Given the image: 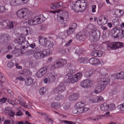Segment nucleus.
<instances>
[{
	"mask_svg": "<svg viewBox=\"0 0 124 124\" xmlns=\"http://www.w3.org/2000/svg\"><path fill=\"white\" fill-rule=\"evenodd\" d=\"M82 76V73L81 72H78L74 75L71 78L69 79L68 82V83H71V84H74L78 82L81 78Z\"/></svg>",
	"mask_w": 124,
	"mask_h": 124,
	"instance_id": "nucleus-8",
	"label": "nucleus"
},
{
	"mask_svg": "<svg viewBox=\"0 0 124 124\" xmlns=\"http://www.w3.org/2000/svg\"><path fill=\"white\" fill-rule=\"evenodd\" d=\"M20 5H23L27 3L29 0H19Z\"/></svg>",
	"mask_w": 124,
	"mask_h": 124,
	"instance_id": "nucleus-46",
	"label": "nucleus"
},
{
	"mask_svg": "<svg viewBox=\"0 0 124 124\" xmlns=\"http://www.w3.org/2000/svg\"><path fill=\"white\" fill-rule=\"evenodd\" d=\"M110 82V80L108 78H101L98 82L94 93L96 94L104 90L106 86L109 85Z\"/></svg>",
	"mask_w": 124,
	"mask_h": 124,
	"instance_id": "nucleus-2",
	"label": "nucleus"
},
{
	"mask_svg": "<svg viewBox=\"0 0 124 124\" xmlns=\"http://www.w3.org/2000/svg\"><path fill=\"white\" fill-rule=\"evenodd\" d=\"M15 23L14 22H10L9 23V24L8 25L9 27L10 28H13L14 26V24Z\"/></svg>",
	"mask_w": 124,
	"mask_h": 124,
	"instance_id": "nucleus-54",
	"label": "nucleus"
},
{
	"mask_svg": "<svg viewBox=\"0 0 124 124\" xmlns=\"http://www.w3.org/2000/svg\"><path fill=\"white\" fill-rule=\"evenodd\" d=\"M115 78L118 79H123L124 78V72L121 71L114 75Z\"/></svg>",
	"mask_w": 124,
	"mask_h": 124,
	"instance_id": "nucleus-19",
	"label": "nucleus"
},
{
	"mask_svg": "<svg viewBox=\"0 0 124 124\" xmlns=\"http://www.w3.org/2000/svg\"><path fill=\"white\" fill-rule=\"evenodd\" d=\"M21 28L22 29H23V30L25 31L26 32V33L25 35H24L23 34H23V37L24 36L25 37V36H26L28 34V32L30 30L29 28L28 27H22Z\"/></svg>",
	"mask_w": 124,
	"mask_h": 124,
	"instance_id": "nucleus-34",
	"label": "nucleus"
},
{
	"mask_svg": "<svg viewBox=\"0 0 124 124\" xmlns=\"http://www.w3.org/2000/svg\"><path fill=\"white\" fill-rule=\"evenodd\" d=\"M30 12L29 10L26 8H23L18 10L16 12V15L19 18L27 20L28 19Z\"/></svg>",
	"mask_w": 124,
	"mask_h": 124,
	"instance_id": "nucleus-3",
	"label": "nucleus"
},
{
	"mask_svg": "<svg viewBox=\"0 0 124 124\" xmlns=\"http://www.w3.org/2000/svg\"><path fill=\"white\" fill-rule=\"evenodd\" d=\"M61 11V10L60 9H59L56 10H55L54 11H50V12L54 14H56L57 13H58L60 12Z\"/></svg>",
	"mask_w": 124,
	"mask_h": 124,
	"instance_id": "nucleus-52",
	"label": "nucleus"
},
{
	"mask_svg": "<svg viewBox=\"0 0 124 124\" xmlns=\"http://www.w3.org/2000/svg\"><path fill=\"white\" fill-rule=\"evenodd\" d=\"M97 51L98 52L97 53L98 54L97 55V56H98V57H101V56L102 55V52L99 50H97Z\"/></svg>",
	"mask_w": 124,
	"mask_h": 124,
	"instance_id": "nucleus-56",
	"label": "nucleus"
},
{
	"mask_svg": "<svg viewBox=\"0 0 124 124\" xmlns=\"http://www.w3.org/2000/svg\"><path fill=\"white\" fill-rule=\"evenodd\" d=\"M85 105V104L84 101H81L77 103L75 105V107L77 109V113H81L84 111L83 107Z\"/></svg>",
	"mask_w": 124,
	"mask_h": 124,
	"instance_id": "nucleus-11",
	"label": "nucleus"
},
{
	"mask_svg": "<svg viewBox=\"0 0 124 124\" xmlns=\"http://www.w3.org/2000/svg\"><path fill=\"white\" fill-rule=\"evenodd\" d=\"M85 60V58L83 57H80L78 58V63H84V60Z\"/></svg>",
	"mask_w": 124,
	"mask_h": 124,
	"instance_id": "nucleus-44",
	"label": "nucleus"
},
{
	"mask_svg": "<svg viewBox=\"0 0 124 124\" xmlns=\"http://www.w3.org/2000/svg\"><path fill=\"white\" fill-rule=\"evenodd\" d=\"M9 3L10 5L12 6H18L20 4L19 0H10Z\"/></svg>",
	"mask_w": 124,
	"mask_h": 124,
	"instance_id": "nucleus-22",
	"label": "nucleus"
},
{
	"mask_svg": "<svg viewBox=\"0 0 124 124\" xmlns=\"http://www.w3.org/2000/svg\"><path fill=\"white\" fill-rule=\"evenodd\" d=\"M47 67H45L39 70L43 76L46 73L47 71Z\"/></svg>",
	"mask_w": 124,
	"mask_h": 124,
	"instance_id": "nucleus-32",
	"label": "nucleus"
},
{
	"mask_svg": "<svg viewBox=\"0 0 124 124\" xmlns=\"http://www.w3.org/2000/svg\"><path fill=\"white\" fill-rule=\"evenodd\" d=\"M5 11V8L4 6L0 7V13L4 12Z\"/></svg>",
	"mask_w": 124,
	"mask_h": 124,
	"instance_id": "nucleus-53",
	"label": "nucleus"
},
{
	"mask_svg": "<svg viewBox=\"0 0 124 124\" xmlns=\"http://www.w3.org/2000/svg\"><path fill=\"white\" fill-rule=\"evenodd\" d=\"M119 24V22L118 21H116L113 23V25L115 27L117 26Z\"/></svg>",
	"mask_w": 124,
	"mask_h": 124,
	"instance_id": "nucleus-60",
	"label": "nucleus"
},
{
	"mask_svg": "<svg viewBox=\"0 0 124 124\" xmlns=\"http://www.w3.org/2000/svg\"><path fill=\"white\" fill-rule=\"evenodd\" d=\"M56 3H53L50 5V7L52 9H54L57 8Z\"/></svg>",
	"mask_w": 124,
	"mask_h": 124,
	"instance_id": "nucleus-41",
	"label": "nucleus"
},
{
	"mask_svg": "<svg viewBox=\"0 0 124 124\" xmlns=\"http://www.w3.org/2000/svg\"><path fill=\"white\" fill-rule=\"evenodd\" d=\"M29 71L26 70H21L19 71V73L21 74H24L25 75H28V72Z\"/></svg>",
	"mask_w": 124,
	"mask_h": 124,
	"instance_id": "nucleus-35",
	"label": "nucleus"
},
{
	"mask_svg": "<svg viewBox=\"0 0 124 124\" xmlns=\"http://www.w3.org/2000/svg\"><path fill=\"white\" fill-rule=\"evenodd\" d=\"M108 21V19L107 17L100 16L99 17L97 23L100 25L106 24Z\"/></svg>",
	"mask_w": 124,
	"mask_h": 124,
	"instance_id": "nucleus-14",
	"label": "nucleus"
},
{
	"mask_svg": "<svg viewBox=\"0 0 124 124\" xmlns=\"http://www.w3.org/2000/svg\"><path fill=\"white\" fill-rule=\"evenodd\" d=\"M7 66L10 68H11L13 66V65L12 62L8 63L7 64Z\"/></svg>",
	"mask_w": 124,
	"mask_h": 124,
	"instance_id": "nucleus-62",
	"label": "nucleus"
},
{
	"mask_svg": "<svg viewBox=\"0 0 124 124\" xmlns=\"http://www.w3.org/2000/svg\"><path fill=\"white\" fill-rule=\"evenodd\" d=\"M63 98V96H62L61 95L58 94L56 96L55 99L56 100L59 101L60 100H62Z\"/></svg>",
	"mask_w": 124,
	"mask_h": 124,
	"instance_id": "nucleus-42",
	"label": "nucleus"
},
{
	"mask_svg": "<svg viewBox=\"0 0 124 124\" xmlns=\"http://www.w3.org/2000/svg\"><path fill=\"white\" fill-rule=\"evenodd\" d=\"M96 7L95 5H93L92 6V11L93 13L95 12Z\"/></svg>",
	"mask_w": 124,
	"mask_h": 124,
	"instance_id": "nucleus-55",
	"label": "nucleus"
},
{
	"mask_svg": "<svg viewBox=\"0 0 124 124\" xmlns=\"http://www.w3.org/2000/svg\"><path fill=\"white\" fill-rule=\"evenodd\" d=\"M86 37H87L86 36L83 34H81V32L79 33L76 36L77 39L80 41H84Z\"/></svg>",
	"mask_w": 124,
	"mask_h": 124,
	"instance_id": "nucleus-20",
	"label": "nucleus"
},
{
	"mask_svg": "<svg viewBox=\"0 0 124 124\" xmlns=\"http://www.w3.org/2000/svg\"><path fill=\"white\" fill-rule=\"evenodd\" d=\"M29 45L30 47L32 49L34 48L36 46L35 44V43H33L30 45L29 44Z\"/></svg>",
	"mask_w": 124,
	"mask_h": 124,
	"instance_id": "nucleus-63",
	"label": "nucleus"
},
{
	"mask_svg": "<svg viewBox=\"0 0 124 124\" xmlns=\"http://www.w3.org/2000/svg\"><path fill=\"white\" fill-rule=\"evenodd\" d=\"M74 31L73 29H72L70 27L69 29L66 31V36L72 34L73 33Z\"/></svg>",
	"mask_w": 124,
	"mask_h": 124,
	"instance_id": "nucleus-33",
	"label": "nucleus"
},
{
	"mask_svg": "<svg viewBox=\"0 0 124 124\" xmlns=\"http://www.w3.org/2000/svg\"><path fill=\"white\" fill-rule=\"evenodd\" d=\"M59 62L57 61H56L55 63L53 64L52 65L51 67V69L54 70L56 68L59 67Z\"/></svg>",
	"mask_w": 124,
	"mask_h": 124,
	"instance_id": "nucleus-27",
	"label": "nucleus"
},
{
	"mask_svg": "<svg viewBox=\"0 0 124 124\" xmlns=\"http://www.w3.org/2000/svg\"><path fill=\"white\" fill-rule=\"evenodd\" d=\"M98 52L97 51V50H94L92 52L91 54L93 56L96 57L97 56V55L98 54L97 53Z\"/></svg>",
	"mask_w": 124,
	"mask_h": 124,
	"instance_id": "nucleus-43",
	"label": "nucleus"
},
{
	"mask_svg": "<svg viewBox=\"0 0 124 124\" xmlns=\"http://www.w3.org/2000/svg\"><path fill=\"white\" fill-rule=\"evenodd\" d=\"M64 85L63 82L61 83L60 85L58 87L55 88L54 90L55 93H61L64 91L65 90V87Z\"/></svg>",
	"mask_w": 124,
	"mask_h": 124,
	"instance_id": "nucleus-15",
	"label": "nucleus"
},
{
	"mask_svg": "<svg viewBox=\"0 0 124 124\" xmlns=\"http://www.w3.org/2000/svg\"><path fill=\"white\" fill-rule=\"evenodd\" d=\"M60 105V104L59 102H53L51 104L52 107L55 109L59 108Z\"/></svg>",
	"mask_w": 124,
	"mask_h": 124,
	"instance_id": "nucleus-29",
	"label": "nucleus"
},
{
	"mask_svg": "<svg viewBox=\"0 0 124 124\" xmlns=\"http://www.w3.org/2000/svg\"><path fill=\"white\" fill-rule=\"evenodd\" d=\"M93 83V81L91 79H87L81 82L80 85L82 87L85 88L91 86Z\"/></svg>",
	"mask_w": 124,
	"mask_h": 124,
	"instance_id": "nucleus-13",
	"label": "nucleus"
},
{
	"mask_svg": "<svg viewBox=\"0 0 124 124\" xmlns=\"http://www.w3.org/2000/svg\"><path fill=\"white\" fill-rule=\"evenodd\" d=\"M36 75L38 77H41L43 76L40 70H39L37 73Z\"/></svg>",
	"mask_w": 124,
	"mask_h": 124,
	"instance_id": "nucleus-45",
	"label": "nucleus"
},
{
	"mask_svg": "<svg viewBox=\"0 0 124 124\" xmlns=\"http://www.w3.org/2000/svg\"><path fill=\"white\" fill-rule=\"evenodd\" d=\"M47 41L46 38H41L40 39L39 42L40 44L41 45L45 46Z\"/></svg>",
	"mask_w": 124,
	"mask_h": 124,
	"instance_id": "nucleus-24",
	"label": "nucleus"
},
{
	"mask_svg": "<svg viewBox=\"0 0 124 124\" xmlns=\"http://www.w3.org/2000/svg\"><path fill=\"white\" fill-rule=\"evenodd\" d=\"M66 71L67 73L65 77L64 82L67 84L69 79H70L72 77V75L75 72V70L74 69L70 70L68 69L66 70Z\"/></svg>",
	"mask_w": 124,
	"mask_h": 124,
	"instance_id": "nucleus-12",
	"label": "nucleus"
},
{
	"mask_svg": "<svg viewBox=\"0 0 124 124\" xmlns=\"http://www.w3.org/2000/svg\"><path fill=\"white\" fill-rule=\"evenodd\" d=\"M113 33L116 35V38H122L124 37V30H119L116 28H113L112 30Z\"/></svg>",
	"mask_w": 124,
	"mask_h": 124,
	"instance_id": "nucleus-9",
	"label": "nucleus"
},
{
	"mask_svg": "<svg viewBox=\"0 0 124 124\" xmlns=\"http://www.w3.org/2000/svg\"><path fill=\"white\" fill-rule=\"evenodd\" d=\"M93 73V71L92 70H89L86 71L85 74V76L87 77H89L91 76Z\"/></svg>",
	"mask_w": 124,
	"mask_h": 124,
	"instance_id": "nucleus-36",
	"label": "nucleus"
},
{
	"mask_svg": "<svg viewBox=\"0 0 124 124\" xmlns=\"http://www.w3.org/2000/svg\"><path fill=\"white\" fill-rule=\"evenodd\" d=\"M23 36V34H21L20 36V38H17L14 40L15 42L16 43H19L20 42H21Z\"/></svg>",
	"mask_w": 124,
	"mask_h": 124,
	"instance_id": "nucleus-39",
	"label": "nucleus"
},
{
	"mask_svg": "<svg viewBox=\"0 0 124 124\" xmlns=\"http://www.w3.org/2000/svg\"><path fill=\"white\" fill-rule=\"evenodd\" d=\"M68 18L67 14L65 16H57V19L58 21L61 23L64 24L67 22Z\"/></svg>",
	"mask_w": 124,
	"mask_h": 124,
	"instance_id": "nucleus-17",
	"label": "nucleus"
},
{
	"mask_svg": "<svg viewBox=\"0 0 124 124\" xmlns=\"http://www.w3.org/2000/svg\"><path fill=\"white\" fill-rule=\"evenodd\" d=\"M37 113L38 114L40 115H41L45 117H46L47 118V115L46 114L41 112H37Z\"/></svg>",
	"mask_w": 124,
	"mask_h": 124,
	"instance_id": "nucleus-49",
	"label": "nucleus"
},
{
	"mask_svg": "<svg viewBox=\"0 0 124 124\" xmlns=\"http://www.w3.org/2000/svg\"><path fill=\"white\" fill-rule=\"evenodd\" d=\"M89 63L91 64L97 66L101 64V62L99 60L95 58L92 57L89 60Z\"/></svg>",
	"mask_w": 124,
	"mask_h": 124,
	"instance_id": "nucleus-18",
	"label": "nucleus"
},
{
	"mask_svg": "<svg viewBox=\"0 0 124 124\" xmlns=\"http://www.w3.org/2000/svg\"><path fill=\"white\" fill-rule=\"evenodd\" d=\"M57 78V75L56 73H52L50 74L49 77L45 78L44 79V82L45 83H51Z\"/></svg>",
	"mask_w": 124,
	"mask_h": 124,
	"instance_id": "nucleus-10",
	"label": "nucleus"
},
{
	"mask_svg": "<svg viewBox=\"0 0 124 124\" xmlns=\"http://www.w3.org/2000/svg\"><path fill=\"white\" fill-rule=\"evenodd\" d=\"M48 50L45 49L43 51L38 50L35 51L33 56L37 59L45 57L46 56L49 55V53L47 52Z\"/></svg>",
	"mask_w": 124,
	"mask_h": 124,
	"instance_id": "nucleus-5",
	"label": "nucleus"
},
{
	"mask_svg": "<svg viewBox=\"0 0 124 124\" xmlns=\"http://www.w3.org/2000/svg\"><path fill=\"white\" fill-rule=\"evenodd\" d=\"M98 102L104 100L103 97L101 96H97Z\"/></svg>",
	"mask_w": 124,
	"mask_h": 124,
	"instance_id": "nucleus-50",
	"label": "nucleus"
},
{
	"mask_svg": "<svg viewBox=\"0 0 124 124\" xmlns=\"http://www.w3.org/2000/svg\"><path fill=\"white\" fill-rule=\"evenodd\" d=\"M54 45L53 42L47 41L45 46L49 49L52 48Z\"/></svg>",
	"mask_w": 124,
	"mask_h": 124,
	"instance_id": "nucleus-26",
	"label": "nucleus"
},
{
	"mask_svg": "<svg viewBox=\"0 0 124 124\" xmlns=\"http://www.w3.org/2000/svg\"><path fill=\"white\" fill-rule=\"evenodd\" d=\"M78 94L75 93L70 95L69 97V99L70 101H75L78 99Z\"/></svg>",
	"mask_w": 124,
	"mask_h": 124,
	"instance_id": "nucleus-21",
	"label": "nucleus"
},
{
	"mask_svg": "<svg viewBox=\"0 0 124 124\" xmlns=\"http://www.w3.org/2000/svg\"><path fill=\"white\" fill-rule=\"evenodd\" d=\"M108 110L110 111L115 110L116 108L115 105L113 103L108 104Z\"/></svg>",
	"mask_w": 124,
	"mask_h": 124,
	"instance_id": "nucleus-31",
	"label": "nucleus"
},
{
	"mask_svg": "<svg viewBox=\"0 0 124 124\" xmlns=\"http://www.w3.org/2000/svg\"><path fill=\"white\" fill-rule=\"evenodd\" d=\"M89 59L87 58H85V60H84V64H87L88 63V62H89Z\"/></svg>",
	"mask_w": 124,
	"mask_h": 124,
	"instance_id": "nucleus-64",
	"label": "nucleus"
},
{
	"mask_svg": "<svg viewBox=\"0 0 124 124\" xmlns=\"http://www.w3.org/2000/svg\"><path fill=\"white\" fill-rule=\"evenodd\" d=\"M89 39L91 41H96L98 40L100 36V31L98 30H96L92 31L89 33Z\"/></svg>",
	"mask_w": 124,
	"mask_h": 124,
	"instance_id": "nucleus-6",
	"label": "nucleus"
},
{
	"mask_svg": "<svg viewBox=\"0 0 124 124\" xmlns=\"http://www.w3.org/2000/svg\"><path fill=\"white\" fill-rule=\"evenodd\" d=\"M26 37L24 36L22 37L21 43L19 44L18 45V46H20L21 47L22 46V48L23 49L25 48H27L29 45V44L28 42L25 40Z\"/></svg>",
	"mask_w": 124,
	"mask_h": 124,
	"instance_id": "nucleus-16",
	"label": "nucleus"
},
{
	"mask_svg": "<svg viewBox=\"0 0 124 124\" xmlns=\"http://www.w3.org/2000/svg\"><path fill=\"white\" fill-rule=\"evenodd\" d=\"M108 104L104 103L101 105L100 107V109L103 111L108 110Z\"/></svg>",
	"mask_w": 124,
	"mask_h": 124,
	"instance_id": "nucleus-25",
	"label": "nucleus"
},
{
	"mask_svg": "<svg viewBox=\"0 0 124 124\" xmlns=\"http://www.w3.org/2000/svg\"><path fill=\"white\" fill-rule=\"evenodd\" d=\"M25 85H29L31 84L33 82V80L31 77L26 78L25 80Z\"/></svg>",
	"mask_w": 124,
	"mask_h": 124,
	"instance_id": "nucleus-23",
	"label": "nucleus"
},
{
	"mask_svg": "<svg viewBox=\"0 0 124 124\" xmlns=\"http://www.w3.org/2000/svg\"><path fill=\"white\" fill-rule=\"evenodd\" d=\"M72 41V40H71V39L70 40H69V41L68 42L66 43V44L65 45V46L68 47V46H69L71 44V43Z\"/></svg>",
	"mask_w": 124,
	"mask_h": 124,
	"instance_id": "nucleus-61",
	"label": "nucleus"
},
{
	"mask_svg": "<svg viewBox=\"0 0 124 124\" xmlns=\"http://www.w3.org/2000/svg\"><path fill=\"white\" fill-rule=\"evenodd\" d=\"M57 7V8L62 6L63 5V3L62 2H60L56 3Z\"/></svg>",
	"mask_w": 124,
	"mask_h": 124,
	"instance_id": "nucleus-57",
	"label": "nucleus"
},
{
	"mask_svg": "<svg viewBox=\"0 0 124 124\" xmlns=\"http://www.w3.org/2000/svg\"><path fill=\"white\" fill-rule=\"evenodd\" d=\"M108 46L110 48L115 49L122 47L123 44L120 42H111L108 41L107 42Z\"/></svg>",
	"mask_w": 124,
	"mask_h": 124,
	"instance_id": "nucleus-7",
	"label": "nucleus"
},
{
	"mask_svg": "<svg viewBox=\"0 0 124 124\" xmlns=\"http://www.w3.org/2000/svg\"><path fill=\"white\" fill-rule=\"evenodd\" d=\"M86 1L84 0H78L71 4L70 8L76 12L83 11L87 7Z\"/></svg>",
	"mask_w": 124,
	"mask_h": 124,
	"instance_id": "nucleus-1",
	"label": "nucleus"
},
{
	"mask_svg": "<svg viewBox=\"0 0 124 124\" xmlns=\"http://www.w3.org/2000/svg\"><path fill=\"white\" fill-rule=\"evenodd\" d=\"M7 100V99L4 97H3L0 100V102L1 103H5Z\"/></svg>",
	"mask_w": 124,
	"mask_h": 124,
	"instance_id": "nucleus-51",
	"label": "nucleus"
},
{
	"mask_svg": "<svg viewBox=\"0 0 124 124\" xmlns=\"http://www.w3.org/2000/svg\"><path fill=\"white\" fill-rule=\"evenodd\" d=\"M46 91V89L44 87L40 88L39 90V93L41 95H43Z\"/></svg>",
	"mask_w": 124,
	"mask_h": 124,
	"instance_id": "nucleus-37",
	"label": "nucleus"
},
{
	"mask_svg": "<svg viewBox=\"0 0 124 124\" xmlns=\"http://www.w3.org/2000/svg\"><path fill=\"white\" fill-rule=\"evenodd\" d=\"M58 62H59V67L60 66V65L63 66L65 65L67 63L66 61L62 58H59Z\"/></svg>",
	"mask_w": 124,
	"mask_h": 124,
	"instance_id": "nucleus-28",
	"label": "nucleus"
},
{
	"mask_svg": "<svg viewBox=\"0 0 124 124\" xmlns=\"http://www.w3.org/2000/svg\"><path fill=\"white\" fill-rule=\"evenodd\" d=\"M23 113L20 111H19L16 113V115L18 116H21L23 115Z\"/></svg>",
	"mask_w": 124,
	"mask_h": 124,
	"instance_id": "nucleus-59",
	"label": "nucleus"
},
{
	"mask_svg": "<svg viewBox=\"0 0 124 124\" xmlns=\"http://www.w3.org/2000/svg\"><path fill=\"white\" fill-rule=\"evenodd\" d=\"M117 107L118 109L120 110H124V103L118 105Z\"/></svg>",
	"mask_w": 124,
	"mask_h": 124,
	"instance_id": "nucleus-40",
	"label": "nucleus"
},
{
	"mask_svg": "<svg viewBox=\"0 0 124 124\" xmlns=\"http://www.w3.org/2000/svg\"><path fill=\"white\" fill-rule=\"evenodd\" d=\"M21 105L23 106L26 108H29V107L31 105V103H29L25 102L24 101L22 102V104Z\"/></svg>",
	"mask_w": 124,
	"mask_h": 124,
	"instance_id": "nucleus-38",
	"label": "nucleus"
},
{
	"mask_svg": "<svg viewBox=\"0 0 124 124\" xmlns=\"http://www.w3.org/2000/svg\"><path fill=\"white\" fill-rule=\"evenodd\" d=\"M16 80H18L20 81H24V78L21 76H19L16 77Z\"/></svg>",
	"mask_w": 124,
	"mask_h": 124,
	"instance_id": "nucleus-58",
	"label": "nucleus"
},
{
	"mask_svg": "<svg viewBox=\"0 0 124 124\" xmlns=\"http://www.w3.org/2000/svg\"><path fill=\"white\" fill-rule=\"evenodd\" d=\"M45 19L43 15H41L39 16H37L33 19L29 20L27 23L30 25L37 24L43 22L45 20Z\"/></svg>",
	"mask_w": 124,
	"mask_h": 124,
	"instance_id": "nucleus-4",
	"label": "nucleus"
},
{
	"mask_svg": "<svg viewBox=\"0 0 124 124\" xmlns=\"http://www.w3.org/2000/svg\"><path fill=\"white\" fill-rule=\"evenodd\" d=\"M89 102L91 103H98L97 96H95L93 97L89 100Z\"/></svg>",
	"mask_w": 124,
	"mask_h": 124,
	"instance_id": "nucleus-30",
	"label": "nucleus"
},
{
	"mask_svg": "<svg viewBox=\"0 0 124 124\" xmlns=\"http://www.w3.org/2000/svg\"><path fill=\"white\" fill-rule=\"evenodd\" d=\"M77 27V24L76 23H73L71 25V27L70 28H71L74 31Z\"/></svg>",
	"mask_w": 124,
	"mask_h": 124,
	"instance_id": "nucleus-47",
	"label": "nucleus"
},
{
	"mask_svg": "<svg viewBox=\"0 0 124 124\" xmlns=\"http://www.w3.org/2000/svg\"><path fill=\"white\" fill-rule=\"evenodd\" d=\"M103 117V116L102 115H100L98 116H97L95 118H93V120L94 121L96 120L101 119Z\"/></svg>",
	"mask_w": 124,
	"mask_h": 124,
	"instance_id": "nucleus-48",
	"label": "nucleus"
}]
</instances>
